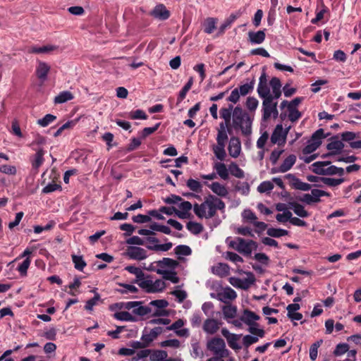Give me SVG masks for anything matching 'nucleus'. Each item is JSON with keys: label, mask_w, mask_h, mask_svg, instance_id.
<instances>
[{"label": "nucleus", "mask_w": 361, "mask_h": 361, "mask_svg": "<svg viewBox=\"0 0 361 361\" xmlns=\"http://www.w3.org/2000/svg\"><path fill=\"white\" fill-rule=\"evenodd\" d=\"M257 92L262 99V120L267 121L271 118H276L279 116L278 99L282 93L280 80L274 77L268 83L266 73L263 72L259 79Z\"/></svg>", "instance_id": "obj_1"}, {"label": "nucleus", "mask_w": 361, "mask_h": 361, "mask_svg": "<svg viewBox=\"0 0 361 361\" xmlns=\"http://www.w3.org/2000/svg\"><path fill=\"white\" fill-rule=\"evenodd\" d=\"M225 207V203L220 198L209 195L203 202L193 205V211L197 217L209 219L216 214L218 210L224 212Z\"/></svg>", "instance_id": "obj_2"}, {"label": "nucleus", "mask_w": 361, "mask_h": 361, "mask_svg": "<svg viewBox=\"0 0 361 361\" xmlns=\"http://www.w3.org/2000/svg\"><path fill=\"white\" fill-rule=\"evenodd\" d=\"M125 270L135 276L134 283H137L142 289L149 293H159L166 288L165 282L161 279L152 281L149 276H145L142 269L135 266H127Z\"/></svg>", "instance_id": "obj_3"}, {"label": "nucleus", "mask_w": 361, "mask_h": 361, "mask_svg": "<svg viewBox=\"0 0 361 361\" xmlns=\"http://www.w3.org/2000/svg\"><path fill=\"white\" fill-rule=\"evenodd\" d=\"M252 119L241 107L235 106L233 111V124L234 128H239L244 135L252 133Z\"/></svg>", "instance_id": "obj_4"}, {"label": "nucleus", "mask_w": 361, "mask_h": 361, "mask_svg": "<svg viewBox=\"0 0 361 361\" xmlns=\"http://www.w3.org/2000/svg\"><path fill=\"white\" fill-rule=\"evenodd\" d=\"M229 247L238 251L244 256H250L252 251L256 250L257 244L252 240H245L237 237L234 239L227 238L226 240Z\"/></svg>", "instance_id": "obj_5"}, {"label": "nucleus", "mask_w": 361, "mask_h": 361, "mask_svg": "<svg viewBox=\"0 0 361 361\" xmlns=\"http://www.w3.org/2000/svg\"><path fill=\"white\" fill-rule=\"evenodd\" d=\"M310 169L312 172L319 175H338L341 176L344 174V169L343 168L331 165V163L329 161L314 162L311 165Z\"/></svg>", "instance_id": "obj_6"}, {"label": "nucleus", "mask_w": 361, "mask_h": 361, "mask_svg": "<svg viewBox=\"0 0 361 361\" xmlns=\"http://www.w3.org/2000/svg\"><path fill=\"white\" fill-rule=\"evenodd\" d=\"M255 84V80L253 78L250 80V82L243 84L239 87L235 88L233 90H232L231 94L227 98V101L233 104H236L239 101L240 96H246L253 91Z\"/></svg>", "instance_id": "obj_7"}, {"label": "nucleus", "mask_w": 361, "mask_h": 361, "mask_svg": "<svg viewBox=\"0 0 361 361\" xmlns=\"http://www.w3.org/2000/svg\"><path fill=\"white\" fill-rule=\"evenodd\" d=\"M141 301H130L116 303V306L120 309L127 310H133V313L139 316H145L151 312V309L147 306H142Z\"/></svg>", "instance_id": "obj_8"}, {"label": "nucleus", "mask_w": 361, "mask_h": 361, "mask_svg": "<svg viewBox=\"0 0 361 361\" xmlns=\"http://www.w3.org/2000/svg\"><path fill=\"white\" fill-rule=\"evenodd\" d=\"M207 348L212 352L214 355L226 357L228 350L226 349L224 341L219 337L212 338L207 342Z\"/></svg>", "instance_id": "obj_9"}, {"label": "nucleus", "mask_w": 361, "mask_h": 361, "mask_svg": "<svg viewBox=\"0 0 361 361\" xmlns=\"http://www.w3.org/2000/svg\"><path fill=\"white\" fill-rule=\"evenodd\" d=\"M324 137V130H317L307 141V145L302 149V154L307 155L316 151L321 145L322 138Z\"/></svg>", "instance_id": "obj_10"}, {"label": "nucleus", "mask_w": 361, "mask_h": 361, "mask_svg": "<svg viewBox=\"0 0 361 361\" xmlns=\"http://www.w3.org/2000/svg\"><path fill=\"white\" fill-rule=\"evenodd\" d=\"M323 196L330 197L331 195L324 190L312 189L311 190V193L303 194L302 196L299 198V200L307 204H312L313 203L319 202L320 201V198Z\"/></svg>", "instance_id": "obj_11"}, {"label": "nucleus", "mask_w": 361, "mask_h": 361, "mask_svg": "<svg viewBox=\"0 0 361 361\" xmlns=\"http://www.w3.org/2000/svg\"><path fill=\"white\" fill-rule=\"evenodd\" d=\"M286 137L287 130H283L282 125L279 124L276 126L271 135V142L279 146H283L286 144Z\"/></svg>", "instance_id": "obj_12"}, {"label": "nucleus", "mask_w": 361, "mask_h": 361, "mask_svg": "<svg viewBox=\"0 0 361 361\" xmlns=\"http://www.w3.org/2000/svg\"><path fill=\"white\" fill-rule=\"evenodd\" d=\"M126 255L130 259L137 261L145 259L148 256L145 249L137 246L128 247L126 249Z\"/></svg>", "instance_id": "obj_13"}, {"label": "nucleus", "mask_w": 361, "mask_h": 361, "mask_svg": "<svg viewBox=\"0 0 361 361\" xmlns=\"http://www.w3.org/2000/svg\"><path fill=\"white\" fill-rule=\"evenodd\" d=\"M212 297L215 298L222 302L228 303L235 299L237 294L233 289L230 287H227L218 291L215 296L214 294H212Z\"/></svg>", "instance_id": "obj_14"}, {"label": "nucleus", "mask_w": 361, "mask_h": 361, "mask_svg": "<svg viewBox=\"0 0 361 361\" xmlns=\"http://www.w3.org/2000/svg\"><path fill=\"white\" fill-rule=\"evenodd\" d=\"M296 156L295 154H290L282 162V164L278 167H274L271 169V173H286L289 171L296 162Z\"/></svg>", "instance_id": "obj_15"}, {"label": "nucleus", "mask_w": 361, "mask_h": 361, "mask_svg": "<svg viewBox=\"0 0 361 361\" xmlns=\"http://www.w3.org/2000/svg\"><path fill=\"white\" fill-rule=\"evenodd\" d=\"M326 148L330 152L329 154L336 155L341 153L344 148V144L341 140H339L337 136H335L330 139Z\"/></svg>", "instance_id": "obj_16"}, {"label": "nucleus", "mask_w": 361, "mask_h": 361, "mask_svg": "<svg viewBox=\"0 0 361 361\" xmlns=\"http://www.w3.org/2000/svg\"><path fill=\"white\" fill-rule=\"evenodd\" d=\"M221 322L217 319L209 318L207 319L203 324V331L210 335L215 334L219 329Z\"/></svg>", "instance_id": "obj_17"}, {"label": "nucleus", "mask_w": 361, "mask_h": 361, "mask_svg": "<svg viewBox=\"0 0 361 361\" xmlns=\"http://www.w3.org/2000/svg\"><path fill=\"white\" fill-rule=\"evenodd\" d=\"M221 334L226 338L228 345L232 349L240 350L241 348V346L238 343L241 335L230 333L226 328L221 329Z\"/></svg>", "instance_id": "obj_18"}, {"label": "nucleus", "mask_w": 361, "mask_h": 361, "mask_svg": "<svg viewBox=\"0 0 361 361\" xmlns=\"http://www.w3.org/2000/svg\"><path fill=\"white\" fill-rule=\"evenodd\" d=\"M228 150L229 155L233 158H237L241 152V142L238 137H231L229 140Z\"/></svg>", "instance_id": "obj_19"}, {"label": "nucleus", "mask_w": 361, "mask_h": 361, "mask_svg": "<svg viewBox=\"0 0 361 361\" xmlns=\"http://www.w3.org/2000/svg\"><path fill=\"white\" fill-rule=\"evenodd\" d=\"M163 329L161 327H155L151 329L149 332L145 331L142 336V341L144 343L143 347L148 346L156 338L162 333Z\"/></svg>", "instance_id": "obj_20"}, {"label": "nucleus", "mask_w": 361, "mask_h": 361, "mask_svg": "<svg viewBox=\"0 0 361 361\" xmlns=\"http://www.w3.org/2000/svg\"><path fill=\"white\" fill-rule=\"evenodd\" d=\"M286 178L290 180L292 187L295 189L308 191L312 188L310 184L302 182L293 174L288 173L286 176Z\"/></svg>", "instance_id": "obj_21"}, {"label": "nucleus", "mask_w": 361, "mask_h": 361, "mask_svg": "<svg viewBox=\"0 0 361 361\" xmlns=\"http://www.w3.org/2000/svg\"><path fill=\"white\" fill-rule=\"evenodd\" d=\"M150 15L157 19L164 20L169 18L170 12L164 4H158L150 12Z\"/></svg>", "instance_id": "obj_22"}, {"label": "nucleus", "mask_w": 361, "mask_h": 361, "mask_svg": "<svg viewBox=\"0 0 361 361\" xmlns=\"http://www.w3.org/2000/svg\"><path fill=\"white\" fill-rule=\"evenodd\" d=\"M50 71V66L45 62L39 61L36 67L35 73L42 83H44L47 79Z\"/></svg>", "instance_id": "obj_23"}, {"label": "nucleus", "mask_w": 361, "mask_h": 361, "mask_svg": "<svg viewBox=\"0 0 361 361\" xmlns=\"http://www.w3.org/2000/svg\"><path fill=\"white\" fill-rule=\"evenodd\" d=\"M208 187L214 193L219 197H224L228 194L226 187L219 182H214L208 185Z\"/></svg>", "instance_id": "obj_24"}, {"label": "nucleus", "mask_w": 361, "mask_h": 361, "mask_svg": "<svg viewBox=\"0 0 361 361\" xmlns=\"http://www.w3.org/2000/svg\"><path fill=\"white\" fill-rule=\"evenodd\" d=\"M240 317L243 323L247 326L255 324L256 321L259 319V316L248 310H244Z\"/></svg>", "instance_id": "obj_25"}, {"label": "nucleus", "mask_w": 361, "mask_h": 361, "mask_svg": "<svg viewBox=\"0 0 361 361\" xmlns=\"http://www.w3.org/2000/svg\"><path fill=\"white\" fill-rule=\"evenodd\" d=\"M180 210L176 209V214L180 219L187 217L188 213L192 209V205L188 201L180 202L178 204Z\"/></svg>", "instance_id": "obj_26"}, {"label": "nucleus", "mask_w": 361, "mask_h": 361, "mask_svg": "<svg viewBox=\"0 0 361 361\" xmlns=\"http://www.w3.org/2000/svg\"><path fill=\"white\" fill-rule=\"evenodd\" d=\"M265 37L266 35L264 30L249 32L248 33L249 40L253 44H262L264 41Z\"/></svg>", "instance_id": "obj_27"}, {"label": "nucleus", "mask_w": 361, "mask_h": 361, "mask_svg": "<svg viewBox=\"0 0 361 361\" xmlns=\"http://www.w3.org/2000/svg\"><path fill=\"white\" fill-rule=\"evenodd\" d=\"M289 208L292 209L294 213L301 218H306L310 216V213L305 210L304 206L295 202H289Z\"/></svg>", "instance_id": "obj_28"}, {"label": "nucleus", "mask_w": 361, "mask_h": 361, "mask_svg": "<svg viewBox=\"0 0 361 361\" xmlns=\"http://www.w3.org/2000/svg\"><path fill=\"white\" fill-rule=\"evenodd\" d=\"M213 274L220 276L225 277L230 273L229 267L226 264L219 263L216 266L212 267Z\"/></svg>", "instance_id": "obj_29"}, {"label": "nucleus", "mask_w": 361, "mask_h": 361, "mask_svg": "<svg viewBox=\"0 0 361 361\" xmlns=\"http://www.w3.org/2000/svg\"><path fill=\"white\" fill-rule=\"evenodd\" d=\"M36 151L37 152L32 160V166L33 169L37 171L44 163V155L45 152L42 149H37Z\"/></svg>", "instance_id": "obj_30"}, {"label": "nucleus", "mask_w": 361, "mask_h": 361, "mask_svg": "<svg viewBox=\"0 0 361 361\" xmlns=\"http://www.w3.org/2000/svg\"><path fill=\"white\" fill-rule=\"evenodd\" d=\"M222 312L224 318L228 322L236 317L237 307L231 305H224L222 307Z\"/></svg>", "instance_id": "obj_31"}, {"label": "nucleus", "mask_w": 361, "mask_h": 361, "mask_svg": "<svg viewBox=\"0 0 361 361\" xmlns=\"http://www.w3.org/2000/svg\"><path fill=\"white\" fill-rule=\"evenodd\" d=\"M120 288L117 289V292L123 295L136 294L138 293V288L128 283H119Z\"/></svg>", "instance_id": "obj_32"}, {"label": "nucleus", "mask_w": 361, "mask_h": 361, "mask_svg": "<svg viewBox=\"0 0 361 361\" xmlns=\"http://www.w3.org/2000/svg\"><path fill=\"white\" fill-rule=\"evenodd\" d=\"M213 168L221 178L223 180H226L228 178L229 170L226 168L225 164L222 162H216L214 164Z\"/></svg>", "instance_id": "obj_33"}, {"label": "nucleus", "mask_w": 361, "mask_h": 361, "mask_svg": "<svg viewBox=\"0 0 361 361\" xmlns=\"http://www.w3.org/2000/svg\"><path fill=\"white\" fill-rule=\"evenodd\" d=\"M224 144L216 143L212 146V151L216 157L221 161H224L226 157Z\"/></svg>", "instance_id": "obj_34"}, {"label": "nucleus", "mask_w": 361, "mask_h": 361, "mask_svg": "<svg viewBox=\"0 0 361 361\" xmlns=\"http://www.w3.org/2000/svg\"><path fill=\"white\" fill-rule=\"evenodd\" d=\"M73 99V94L69 91H63L54 98L55 104H63Z\"/></svg>", "instance_id": "obj_35"}, {"label": "nucleus", "mask_w": 361, "mask_h": 361, "mask_svg": "<svg viewBox=\"0 0 361 361\" xmlns=\"http://www.w3.org/2000/svg\"><path fill=\"white\" fill-rule=\"evenodd\" d=\"M168 354L162 350H151L149 359L151 361H164L167 358Z\"/></svg>", "instance_id": "obj_36"}, {"label": "nucleus", "mask_w": 361, "mask_h": 361, "mask_svg": "<svg viewBox=\"0 0 361 361\" xmlns=\"http://www.w3.org/2000/svg\"><path fill=\"white\" fill-rule=\"evenodd\" d=\"M57 47L54 45H47L41 47H32L30 48L28 52L31 54H44L56 50Z\"/></svg>", "instance_id": "obj_37"}, {"label": "nucleus", "mask_w": 361, "mask_h": 361, "mask_svg": "<svg viewBox=\"0 0 361 361\" xmlns=\"http://www.w3.org/2000/svg\"><path fill=\"white\" fill-rule=\"evenodd\" d=\"M115 319L119 321L124 322H135L136 319L134 316H133L130 313L127 311H121L116 312L114 314Z\"/></svg>", "instance_id": "obj_38"}, {"label": "nucleus", "mask_w": 361, "mask_h": 361, "mask_svg": "<svg viewBox=\"0 0 361 361\" xmlns=\"http://www.w3.org/2000/svg\"><path fill=\"white\" fill-rule=\"evenodd\" d=\"M216 20L214 18H207L204 23V31L211 34L216 29Z\"/></svg>", "instance_id": "obj_39"}, {"label": "nucleus", "mask_w": 361, "mask_h": 361, "mask_svg": "<svg viewBox=\"0 0 361 361\" xmlns=\"http://www.w3.org/2000/svg\"><path fill=\"white\" fill-rule=\"evenodd\" d=\"M255 281V277L251 272L247 273V277L241 279V287L243 290L248 289Z\"/></svg>", "instance_id": "obj_40"}, {"label": "nucleus", "mask_w": 361, "mask_h": 361, "mask_svg": "<svg viewBox=\"0 0 361 361\" xmlns=\"http://www.w3.org/2000/svg\"><path fill=\"white\" fill-rule=\"evenodd\" d=\"M157 272L159 274L163 275V278L166 280H169L173 283H178L179 282V278L177 276V274L174 271H162L161 270H157Z\"/></svg>", "instance_id": "obj_41"}, {"label": "nucleus", "mask_w": 361, "mask_h": 361, "mask_svg": "<svg viewBox=\"0 0 361 361\" xmlns=\"http://www.w3.org/2000/svg\"><path fill=\"white\" fill-rule=\"evenodd\" d=\"M186 227L190 233L195 235H197L203 231V226L200 223L194 221H189Z\"/></svg>", "instance_id": "obj_42"}, {"label": "nucleus", "mask_w": 361, "mask_h": 361, "mask_svg": "<svg viewBox=\"0 0 361 361\" xmlns=\"http://www.w3.org/2000/svg\"><path fill=\"white\" fill-rule=\"evenodd\" d=\"M228 170L231 174L236 178H242L245 176L244 171L235 163H231L228 166Z\"/></svg>", "instance_id": "obj_43"}, {"label": "nucleus", "mask_w": 361, "mask_h": 361, "mask_svg": "<svg viewBox=\"0 0 361 361\" xmlns=\"http://www.w3.org/2000/svg\"><path fill=\"white\" fill-rule=\"evenodd\" d=\"M288 231L282 228H269L267 231V234L273 238H279L288 235Z\"/></svg>", "instance_id": "obj_44"}, {"label": "nucleus", "mask_w": 361, "mask_h": 361, "mask_svg": "<svg viewBox=\"0 0 361 361\" xmlns=\"http://www.w3.org/2000/svg\"><path fill=\"white\" fill-rule=\"evenodd\" d=\"M186 185L190 190L195 192H202V184L198 180H196L192 178H190L186 182Z\"/></svg>", "instance_id": "obj_45"}, {"label": "nucleus", "mask_w": 361, "mask_h": 361, "mask_svg": "<svg viewBox=\"0 0 361 361\" xmlns=\"http://www.w3.org/2000/svg\"><path fill=\"white\" fill-rule=\"evenodd\" d=\"M175 253L178 256V259H180V256H188L191 255L192 250L188 245H180L175 248Z\"/></svg>", "instance_id": "obj_46"}, {"label": "nucleus", "mask_w": 361, "mask_h": 361, "mask_svg": "<svg viewBox=\"0 0 361 361\" xmlns=\"http://www.w3.org/2000/svg\"><path fill=\"white\" fill-rule=\"evenodd\" d=\"M321 182L323 183L324 184L328 185V186L335 187V186L339 185L342 183H343L344 182V179L342 178H332L322 177L321 178Z\"/></svg>", "instance_id": "obj_47"}, {"label": "nucleus", "mask_w": 361, "mask_h": 361, "mask_svg": "<svg viewBox=\"0 0 361 361\" xmlns=\"http://www.w3.org/2000/svg\"><path fill=\"white\" fill-rule=\"evenodd\" d=\"M192 85V79L190 78L189 81L184 85L182 90L180 91L178 99L177 104L181 102L185 98L188 92L190 90Z\"/></svg>", "instance_id": "obj_48"}, {"label": "nucleus", "mask_w": 361, "mask_h": 361, "mask_svg": "<svg viewBox=\"0 0 361 361\" xmlns=\"http://www.w3.org/2000/svg\"><path fill=\"white\" fill-rule=\"evenodd\" d=\"M72 260L73 262L74 263L75 268L79 271H82L86 266V262H85L82 256L73 255Z\"/></svg>", "instance_id": "obj_49"}, {"label": "nucleus", "mask_w": 361, "mask_h": 361, "mask_svg": "<svg viewBox=\"0 0 361 361\" xmlns=\"http://www.w3.org/2000/svg\"><path fill=\"white\" fill-rule=\"evenodd\" d=\"M359 137V133H355L350 131H346L341 134L342 142H347L349 143V145L350 142H353L355 138H358Z\"/></svg>", "instance_id": "obj_50"}, {"label": "nucleus", "mask_w": 361, "mask_h": 361, "mask_svg": "<svg viewBox=\"0 0 361 361\" xmlns=\"http://www.w3.org/2000/svg\"><path fill=\"white\" fill-rule=\"evenodd\" d=\"M322 342V340L317 341L310 346V358L312 361H314L317 359L318 355V348L320 347Z\"/></svg>", "instance_id": "obj_51"}, {"label": "nucleus", "mask_w": 361, "mask_h": 361, "mask_svg": "<svg viewBox=\"0 0 361 361\" xmlns=\"http://www.w3.org/2000/svg\"><path fill=\"white\" fill-rule=\"evenodd\" d=\"M287 109L288 111V117L292 122L298 121L302 116L301 113L297 109V107L289 106Z\"/></svg>", "instance_id": "obj_52"}, {"label": "nucleus", "mask_w": 361, "mask_h": 361, "mask_svg": "<svg viewBox=\"0 0 361 361\" xmlns=\"http://www.w3.org/2000/svg\"><path fill=\"white\" fill-rule=\"evenodd\" d=\"M259 105V101L254 97H248L246 99L245 106L251 112L255 111Z\"/></svg>", "instance_id": "obj_53"}, {"label": "nucleus", "mask_w": 361, "mask_h": 361, "mask_svg": "<svg viewBox=\"0 0 361 361\" xmlns=\"http://www.w3.org/2000/svg\"><path fill=\"white\" fill-rule=\"evenodd\" d=\"M56 119V117L52 114H47L42 118L39 119L37 121V124H39L42 127H46L49 125L51 123L54 121Z\"/></svg>", "instance_id": "obj_54"}, {"label": "nucleus", "mask_w": 361, "mask_h": 361, "mask_svg": "<svg viewBox=\"0 0 361 361\" xmlns=\"http://www.w3.org/2000/svg\"><path fill=\"white\" fill-rule=\"evenodd\" d=\"M31 260L27 257L17 268L21 276H25L27 275V269L30 265Z\"/></svg>", "instance_id": "obj_55"}, {"label": "nucleus", "mask_w": 361, "mask_h": 361, "mask_svg": "<svg viewBox=\"0 0 361 361\" xmlns=\"http://www.w3.org/2000/svg\"><path fill=\"white\" fill-rule=\"evenodd\" d=\"M233 109V106L232 105H229L228 108H223L220 110V116L226 123L231 122V111Z\"/></svg>", "instance_id": "obj_56"}, {"label": "nucleus", "mask_w": 361, "mask_h": 361, "mask_svg": "<svg viewBox=\"0 0 361 361\" xmlns=\"http://www.w3.org/2000/svg\"><path fill=\"white\" fill-rule=\"evenodd\" d=\"M171 243H167L164 244H156L153 246H148V248L154 251H162L166 252L169 250L172 247Z\"/></svg>", "instance_id": "obj_57"}, {"label": "nucleus", "mask_w": 361, "mask_h": 361, "mask_svg": "<svg viewBox=\"0 0 361 361\" xmlns=\"http://www.w3.org/2000/svg\"><path fill=\"white\" fill-rule=\"evenodd\" d=\"M242 217L245 221L250 222L251 224L257 219L255 213H253L250 209L244 210L242 213Z\"/></svg>", "instance_id": "obj_58"}, {"label": "nucleus", "mask_w": 361, "mask_h": 361, "mask_svg": "<svg viewBox=\"0 0 361 361\" xmlns=\"http://www.w3.org/2000/svg\"><path fill=\"white\" fill-rule=\"evenodd\" d=\"M258 324L257 323L249 325L248 331L252 334L256 335L259 338H263L264 336L265 332L262 329L257 328Z\"/></svg>", "instance_id": "obj_59"}, {"label": "nucleus", "mask_w": 361, "mask_h": 361, "mask_svg": "<svg viewBox=\"0 0 361 361\" xmlns=\"http://www.w3.org/2000/svg\"><path fill=\"white\" fill-rule=\"evenodd\" d=\"M191 355L195 358H202L204 357V353L202 350L198 343H194L192 344V353Z\"/></svg>", "instance_id": "obj_60"}, {"label": "nucleus", "mask_w": 361, "mask_h": 361, "mask_svg": "<svg viewBox=\"0 0 361 361\" xmlns=\"http://www.w3.org/2000/svg\"><path fill=\"white\" fill-rule=\"evenodd\" d=\"M274 188V185L270 181H264L257 187V190L260 193L270 192Z\"/></svg>", "instance_id": "obj_61"}, {"label": "nucleus", "mask_w": 361, "mask_h": 361, "mask_svg": "<svg viewBox=\"0 0 361 361\" xmlns=\"http://www.w3.org/2000/svg\"><path fill=\"white\" fill-rule=\"evenodd\" d=\"M235 189L243 195H247L250 192V185L247 182L238 183L235 186Z\"/></svg>", "instance_id": "obj_62"}, {"label": "nucleus", "mask_w": 361, "mask_h": 361, "mask_svg": "<svg viewBox=\"0 0 361 361\" xmlns=\"http://www.w3.org/2000/svg\"><path fill=\"white\" fill-rule=\"evenodd\" d=\"M292 218V213L290 211H284L281 214H278L276 216V220L280 223H286L288 221L290 222Z\"/></svg>", "instance_id": "obj_63"}, {"label": "nucleus", "mask_w": 361, "mask_h": 361, "mask_svg": "<svg viewBox=\"0 0 361 361\" xmlns=\"http://www.w3.org/2000/svg\"><path fill=\"white\" fill-rule=\"evenodd\" d=\"M348 350L349 347L347 343H339L336 345L334 353L336 356H340L348 352Z\"/></svg>", "instance_id": "obj_64"}]
</instances>
